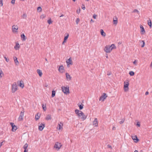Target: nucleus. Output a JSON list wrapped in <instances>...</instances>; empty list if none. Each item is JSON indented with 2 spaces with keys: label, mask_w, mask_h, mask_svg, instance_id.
<instances>
[{
  "label": "nucleus",
  "mask_w": 152,
  "mask_h": 152,
  "mask_svg": "<svg viewBox=\"0 0 152 152\" xmlns=\"http://www.w3.org/2000/svg\"><path fill=\"white\" fill-rule=\"evenodd\" d=\"M62 146V145L60 143L58 142H56L55 143L54 147L56 148V149L59 150L60 149Z\"/></svg>",
  "instance_id": "nucleus-4"
},
{
  "label": "nucleus",
  "mask_w": 152,
  "mask_h": 152,
  "mask_svg": "<svg viewBox=\"0 0 152 152\" xmlns=\"http://www.w3.org/2000/svg\"><path fill=\"white\" fill-rule=\"evenodd\" d=\"M87 116L85 115L84 113H83L82 116H81V119L82 121L85 120Z\"/></svg>",
  "instance_id": "nucleus-20"
},
{
  "label": "nucleus",
  "mask_w": 152,
  "mask_h": 152,
  "mask_svg": "<svg viewBox=\"0 0 152 152\" xmlns=\"http://www.w3.org/2000/svg\"><path fill=\"white\" fill-rule=\"evenodd\" d=\"M128 86H129L128 82H124V91H126L128 90Z\"/></svg>",
  "instance_id": "nucleus-9"
},
{
  "label": "nucleus",
  "mask_w": 152,
  "mask_h": 152,
  "mask_svg": "<svg viewBox=\"0 0 152 152\" xmlns=\"http://www.w3.org/2000/svg\"><path fill=\"white\" fill-rule=\"evenodd\" d=\"M48 85L46 84L45 85V87H48Z\"/></svg>",
  "instance_id": "nucleus-61"
},
{
  "label": "nucleus",
  "mask_w": 152,
  "mask_h": 152,
  "mask_svg": "<svg viewBox=\"0 0 152 152\" xmlns=\"http://www.w3.org/2000/svg\"><path fill=\"white\" fill-rule=\"evenodd\" d=\"M66 62L67 64V65H68L69 64L72 65V63L71 58L70 57L69 59L67 60L66 61Z\"/></svg>",
  "instance_id": "nucleus-10"
},
{
  "label": "nucleus",
  "mask_w": 152,
  "mask_h": 152,
  "mask_svg": "<svg viewBox=\"0 0 152 152\" xmlns=\"http://www.w3.org/2000/svg\"><path fill=\"white\" fill-rule=\"evenodd\" d=\"M4 58L5 59L6 61L7 62H8L9 61V59L8 58H7V57H6V56H4Z\"/></svg>",
  "instance_id": "nucleus-45"
},
{
  "label": "nucleus",
  "mask_w": 152,
  "mask_h": 152,
  "mask_svg": "<svg viewBox=\"0 0 152 152\" xmlns=\"http://www.w3.org/2000/svg\"><path fill=\"white\" fill-rule=\"evenodd\" d=\"M129 74L131 76H133L134 75V73L133 71H130L129 72Z\"/></svg>",
  "instance_id": "nucleus-36"
},
{
  "label": "nucleus",
  "mask_w": 152,
  "mask_h": 152,
  "mask_svg": "<svg viewBox=\"0 0 152 152\" xmlns=\"http://www.w3.org/2000/svg\"><path fill=\"white\" fill-rule=\"evenodd\" d=\"M58 70L59 72L63 73L64 72V67L63 65L60 66L58 68Z\"/></svg>",
  "instance_id": "nucleus-11"
},
{
  "label": "nucleus",
  "mask_w": 152,
  "mask_h": 152,
  "mask_svg": "<svg viewBox=\"0 0 152 152\" xmlns=\"http://www.w3.org/2000/svg\"><path fill=\"white\" fill-rule=\"evenodd\" d=\"M2 145V144L1 143H0V148L1 147V146Z\"/></svg>",
  "instance_id": "nucleus-64"
},
{
  "label": "nucleus",
  "mask_w": 152,
  "mask_h": 152,
  "mask_svg": "<svg viewBox=\"0 0 152 152\" xmlns=\"http://www.w3.org/2000/svg\"><path fill=\"white\" fill-rule=\"evenodd\" d=\"M2 74L3 75V73L2 71L0 69V79L2 77V76L1 75Z\"/></svg>",
  "instance_id": "nucleus-37"
},
{
  "label": "nucleus",
  "mask_w": 152,
  "mask_h": 152,
  "mask_svg": "<svg viewBox=\"0 0 152 152\" xmlns=\"http://www.w3.org/2000/svg\"><path fill=\"white\" fill-rule=\"evenodd\" d=\"M20 48V45L18 43H16V45L14 47V48L15 50H18Z\"/></svg>",
  "instance_id": "nucleus-16"
},
{
  "label": "nucleus",
  "mask_w": 152,
  "mask_h": 152,
  "mask_svg": "<svg viewBox=\"0 0 152 152\" xmlns=\"http://www.w3.org/2000/svg\"><path fill=\"white\" fill-rule=\"evenodd\" d=\"M149 94V93L148 91H146V92L145 93V95H147L148 94Z\"/></svg>",
  "instance_id": "nucleus-58"
},
{
  "label": "nucleus",
  "mask_w": 152,
  "mask_h": 152,
  "mask_svg": "<svg viewBox=\"0 0 152 152\" xmlns=\"http://www.w3.org/2000/svg\"><path fill=\"white\" fill-rule=\"evenodd\" d=\"M61 88L62 91L64 93L67 94L69 93V87L62 86Z\"/></svg>",
  "instance_id": "nucleus-3"
},
{
  "label": "nucleus",
  "mask_w": 152,
  "mask_h": 152,
  "mask_svg": "<svg viewBox=\"0 0 152 152\" xmlns=\"http://www.w3.org/2000/svg\"><path fill=\"white\" fill-rule=\"evenodd\" d=\"M63 123L62 122H60L58 124V126L57 129L58 130H61L63 129Z\"/></svg>",
  "instance_id": "nucleus-8"
},
{
  "label": "nucleus",
  "mask_w": 152,
  "mask_h": 152,
  "mask_svg": "<svg viewBox=\"0 0 152 152\" xmlns=\"http://www.w3.org/2000/svg\"><path fill=\"white\" fill-rule=\"evenodd\" d=\"M93 124L95 126H98V120L97 118H95L93 122Z\"/></svg>",
  "instance_id": "nucleus-12"
},
{
  "label": "nucleus",
  "mask_w": 152,
  "mask_h": 152,
  "mask_svg": "<svg viewBox=\"0 0 152 152\" xmlns=\"http://www.w3.org/2000/svg\"><path fill=\"white\" fill-rule=\"evenodd\" d=\"M96 16H97V15H96L95 14H94L93 15V18H94V19H96Z\"/></svg>",
  "instance_id": "nucleus-53"
},
{
  "label": "nucleus",
  "mask_w": 152,
  "mask_h": 152,
  "mask_svg": "<svg viewBox=\"0 0 152 152\" xmlns=\"http://www.w3.org/2000/svg\"><path fill=\"white\" fill-rule=\"evenodd\" d=\"M114 48H116V47L114 44H112L110 46L106 45L104 49V51L106 53H109Z\"/></svg>",
  "instance_id": "nucleus-1"
},
{
  "label": "nucleus",
  "mask_w": 152,
  "mask_h": 152,
  "mask_svg": "<svg viewBox=\"0 0 152 152\" xmlns=\"http://www.w3.org/2000/svg\"><path fill=\"white\" fill-rule=\"evenodd\" d=\"M56 92L55 91H52V97H53L55 95Z\"/></svg>",
  "instance_id": "nucleus-33"
},
{
  "label": "nucleus",
  "mask_w": 152,
  "mask_h": 152,
  "mask_svg": "<svg viewBox=\"0 0 152 152\" xmlns=\"http://www.w3.org/2000/svg\"><path fill=\"white\" fill-rule=\"evenodd\" d=\"M42 109H43V110L44 111H45L46 110V104H42Z\"/></svg>",
  "instance_id": "nucleus-27"
},
{
  "label": "nucleus",
  "mask_w": 152,
  "mask_h": 152,
  "mask_svg": "<svg viewBox=\"0 0 152 152\" xmlns=\"http://www.w3.org/2000/svg\"><path fill=\"white\" fill-rule=\"evenodd\" d=\"M141 41H142V42H143L142 45L141 46V47H143L145 45V42H144V41L143 40H142Z\"/></svg>",
  "instance_id": "nucleus-50"
},
{
  "label": "nucleus",
  "mask_w": 152,
  "mask_h": 152,
  "mask_svg": "<svg viewBox=\"0 0 152 152\" xmlns=\"http://www.w3.org/2000/svg\"><path fill=\"white\" fill-rule=\"evenodd\" d=\"M66 78L67 80H70L71 79V77L68 73H66Z\"/></svg>",
  "instance_id": "nucleus-18"
},
{
  "label": "nucleus",
  "mask_w": 152,
  "mask_h": 152,
  "mask_svg": "<svg viewBox=\"0 0 152 152\" xmlns=\"http://www.w3.org/2000/svg\"><path fill=\"white\" fill-rule=\"evenodd\" d=\"M80 111L79 110L76 109L75 110V112L76 114H77V116L78 115V114H79L80 112Z\"/></svg>",
  "instance_id": "nucleus-32"
},
{
  "label": "nucleus",
  "mask_w": 152,
  "mask_h": 152,
  "mask_svg": "<svg viewBox=\"0 0 152 152\" xmlns=\"http://www.w3.org/2000/svg\"><path fill=\"white\" fill-rule=\"evenodd\" d=\"M40 117V115L39 113H37L35 115V119L36 120H38Z\"/></svg>",
  "instance_id": "nucleus-26"
},
{
  "label": "nucleus",
  "mask_w": 152,
  "mask_h": 152,
  "mask_svg": "<svg viewBox=\"0 0 152 152\" xmlns=\"http://www.w3.org/2000/svg\"><path fill=\"white\" fill-rule=\"evenodd\" d=\"M80 8H79V9H78L76 11V12L77 14H79L80 13Z\"/></svg>",
  "instance_id": "nucleus-44"
},
{
  "label": "nucleus",
  "mask_w": 152,
  "mask_h": 152,
  "mask_svg": "<svg viewBox=\"0 0 152 152\" xmlns=\"http://www.w3.org/2000/svg\"><path fill=\"white\" fill-rule=\"evenodd\" d=\"M133 12H137V13L138 14H139V12L137 9H135L133 11Z\"/></svg>",
  "instance_id": "nucleus-39"
},
{
  "label": "nucleus",
  "mask_w": 152,
  "mask_h": 152,
  "mask_svg": "<svg viewBox=\"0 0 152 152\" xmlns=\"http://www.w3.org/2000/svg\"><path fill=\"white\" fill-rule=\"evenodd\" d=\"M24 111H21L19 115V116L18 118V120L19 121H22L23 119V116H24Z\"/></svg>",
  "instance_id": "nucleus-6"
},
{
  "label": "nucleus",
  "mask_w": 152,
  "mask_h": 152,
  "mask_svg": "<svg viewBox=\"0 0 152 152\" xmlns=\"http://www.w3.org/2000/svg\"><path fill=\"white\" fill-rule=\"evenodd\" d=\"M45 127L44 124H42L39 126L38 129L39 130L42 131Z\"/></svg>",
  "instance_id": "nucleus-13"
},
{
  "label": "nucleus",
  "mask_w": 152,
  "mask_h": 152,
  "mask_svg": "<svg viewBox=\"0 0 152 152\" xmlns=\"http://www.w3.org/2000/svg\"><path fill=\"white\" fill-rule=\"evenodd\" d=\"M134 152H138L137 150H135Z\"/></svg>",
  "instance_id": "nucleus-63"
},
{
  "label": "nucleus",
  "mask_w": 152,
  "mask_h": 152,
  "mask_svg": "<svg viewBox=\"0 0 152 152\" xmlns=\"http://www.w3.org/2000/svg\"><path fill=\"white\" fill-rule=\"evenodd\" d=\"M124 121H125V120L124 119H122L121 121H120L119 122V123L120 124H122L124 122Z\"/></svg>",
  "instance_id": "nucleus-40"
},
{
  "label": "nucleus",
  "mask_w": 152,
  "mask_h": 152,
  "mask_svg": "<svg viewBox=\"0 0 152 152\" xmlns=\"http://www.w3.org/2000/svg\"><path fill=\"white\" fill-rule=\"evenodd\" d=\"M133 64H134L135 65H137V61L136 60H135L134 62H133Z\"/></svg>",
  "instance_id": "nucleus-54"
},
{
  "label": "nucleus",
  "mask_w": 152,
  "mask_h": 152,
  "mask_svg": "<svg viewBox=\"0 0 152 152\" xmlns=\"http://www.w3.org/2000/svg\"><path fill=\"white\" fill-rule=\"evenodd\" d=\"M66 42V40H64V41H63V42H62V44H64V43H65V42Z\"/></svg>",
  "instance_id": "nucleus-56"
},
{
  "label": "nucleus",
  "mask_w": 152,
  "mask_h": 152,
  "mask_svg": "<svg viewBox=\"0 0 152 152\" xmlns=\"http://www.w3.org/2000/svg\"><path fill=\"white\" fill-rule=\"evenodd\" d=\"M64 15L63 14L61 15L60 16V17H62L64 16Z\"/></svg>",
  "instance_id": "nucleus-62"
},
{
  "label": "nucleus",
  "mask_w": 152,
  "mask_h": 152,
  "mask_svg": "<svg viewBox=\"0 0 152 152\" xmlns=\"http://www.w3.org/2000/svg\"><path fill=\"white\" fill-rule=\"evenodd\" d=\"M78 106L79 107V109L80 110H81L83 109V105L82 103H81V104H78Z\"/></svg>",
  "instance_id": "nucleus-30"
},
{
  "label": "nucleus",
  "mask_w": 152,
  "mask_h": 152,
  "mask_svg": "<svg viewBox=\"0 0 152 152\" xmlns=\"http://www.w3.org/2000/svg\"><path fill=\"white\" fill-rule=\"evenodd\" d=\"M83 113L81 111H80V112L79 114H78V116L79 117H81V116H82Z\"/></svg>",
  "instance_id": "nucleus-38"
},
{
  "label": "nucleus",
  "mask_w": 152,
  "mask_h": 152,
  "mask_svg": "<svg viewBox=\"0 0 152 152\" xmlns=\"http://www.w3.org/2000/svg\"><path fill=\"white\" fill-rule=\"evenodd\" d=\"M17 129V127L15 125V126H14L12 128V132H15Z\"/></svg>",
  "instance_id": "nucleus-28"
},
{
  "label": "nucleus",
  "mask_w": 152,
  "mask_h": 152,
  "mask_svg": "<svg viewBox=\"0 0 152 152\" xmlns=\"http://www.w3.org/2000/svg\"><path fill=\"white\" fill-rule=\"evenodd\" d=\"M3 0H0V7H2L3 6Z\"/></svg>",
  "instance_id": "nucleus-46"
},
{
  "label": "nucleus",
  "mask_w": 152,
  "mask_h": 152,
  "mask_svg": "<svg viewBox=\"0 0 152 152\" xmlns=\"http://www.w3.org/2000/svg\"><path fill=\"white\" fill-rule=\"evenodd\" d=\"M68 37H69V34H67V35L64 37V40L66 41V40L68 38Z\"/></svg>",
  "instance_id": "nucleus-42"
},
{
  "label": "nucleus",
  "mask_w": 152,
  "mask_h": 152,
  "mask_svg": "<svg viewBox=\"0 0 152 152\" xmlns=\"http://www.w3.org/2000/svg\"><path fill=\"white\" fill-rule=\"evenodd\" d=\"M100 33L104 37H105L106 36V34L104 32L103 30L102 29L100 30Z\"/></svg>",
  "instance_id": "nucleus-25"
},
{
  "label": "nucleus",
  "mask_w": 152,
  "mask_h": 152,
  "mask_svg": "<svg viewBox=\"0 0 152 152\" xmlns=\"http://www.w3.org/2000/svg\"><path fill=\"white\" fill-rule=\"evenodd\" d=\"M137 125L139 127L140 126V124H139L138 123H137Z\"/></svg>",
  "instance_id": "nucleus-60"
},
{
  "label": "nucleus",
  "mask_w": 152,
  "mask_h": 152,
  "mask_svg": "<svg viewBox=\"0 0 152 152\" xmlns=\"http://www.w3.org/2000/svg\"><path fill=\"white\" fill-rule=\"evenodd\" d=\"M148 24L150 26V28H151L152 27V23L150 19L148 20Z\"/></svg>",
  "instance_id": "nucleus-24"
},
{
  "label": "nucleus",
  "mask_w": 152,
  "mask_h": 152,
  "mask_svg": "<svg viewBox=\"0 0 152 152\" xmlns=\"http://www.w3.org/2000/svg\"><path fill=\"white\" fill-rule=\"evenodd\" d=\"M37 10L39 12H41L42 11V8L40 7H39L37 8Z\"/></svg>",
  "instance_id": "nucleus-41"
},
{
  "label": "nucleus",
  "mask_w": 152,
  "mask_h": 152,
  "mask_svg": "<svg viewBox=\"0 0 152 152\" xmlns=\"http://www.w3.org/2000/svg\"><path fill=\"white\" fill-rule=\"evenodd\" d=\"M48 23L49 24H50L52 23V21L50 19L48 20Z\"/></svg>",
  "instance_id": "nucleus-47"
},
{
  "label": "nucleus",
  "mask_w": 152,
  "mask_h": 152,
  "mask_svg": "<svg viewBox=\"0 0 152 152\" xmlns=\"http://www.w3.org/2000/svg\"><path fill=\"white\" fill-rule=\"evenodd\" d=\"M46 120L47 121L50 120L51 119V116L50 115H48L45 118Z\"/></svg>",
  "instance_id": "nucleus-22"
},
{
  "label": "nucleus",
  "mask_w": 152,
  "mask_h": 152,
  "mask_svg": "<svg viewBox=\"0 0 152 152\" xmlns=\"http://www.w3.org/2000/svg\"><path fill=\"white\" fill-rule=\"evenodd\" d=\"M28 145L27 143L25 144L23 146V148L24 149H27V147H28Z\"/></svg>",
  "instance_id": "nucleus-34"
},
{
  "label": "nucleus",
  "mask_w": 152,
  "mask_h": 152,
  "mask_svg": "<svg viewBox=\"0 0 152 152\" xmlns=\"http://www.w3.org/2000/svg\"><path fill=\"white\" fill-rule=\"evenodd\" d=\"M91 23H94V21L93 20V19H91L90 21Z\"/></svg>",
  "instance_id": "nucleus-57"
},
{
  "label": "nucleus",
  "mask_w": 152,
  "mask_h": 152,
  "mask_svg": "<svg viewBox=\"0 0 152 152\" xmlns=\"http://www.w3.org/2000/svg\"><path fill=\"white\" fill-rule=\"evenodd\" d=\"M79 18H77L76 20V22L77 24H78L79 21Z\"/></svg>",
  "instance_id": "nucleus-43"
},
{
  "label": "nucleus",
  "mask_w": 152,
  "mask_h": 152,
  "mask_svg": "<svg viewBox=\"0 0 152 152\" xmlns=\"http://www.w3.org/2000/svg\"><path fill=\"white\" fill-rule=\"evenodd\" d=\"M20 36L23 41H25L26 40V37L24 34H21Z\"/></svg>",
  "instance_id": "nucleus-21"
},
{
  "label": "nucleus",
  "mask_w": 152,
  "mask_h": 152,
  "mask_svg": "<svg viewBox=\"0 0 152 152\" xmlns=\"http://www.w3.org/2000/svg\"><path fill=\"white\" fill-rule=\"evenodd\" d=\"M18 87L16 83L14 82L12 85V92L13 93L15 92L17 90Z\"/></svg>",
  "instance_id": "nucleus-2"
},
{
  "label": "nucleus",
  "mask_w": 152,
  "mask_h": 152,
  "mask_svg": "<svg viewBox=\"0 0 152 152\" xmlns=\"http://www.w3.org/2000/svg\"><path fill=\"white\" fill-rule=\"evenodd\" d=\"M28 152V149H25L24 152Z\"/></svg>",
  "instance_id": "nucleus-55"
},
{
  "label": "nucleus",
  "mask_w": 152,
  "mask_h": 152,
  "mask_svg": "<svg viewBox=\"0 0 152 152\" xmlns=\"http://www.w3.org/2000/svg\"><path fill=\"white\" fill-rule=\"evenodd\" d=\"M10 125H11V126H12V128L14 126H15V125H14V123H12V122H11L10 123Z\"/></svg>",
  "instance_id": "nucleus-51"
},
{
  "label": "nucleus",
  "mask_w": 152,
  "mask_h": 152,
  "mask_svg": "<svg viewBox=\"0 0 152 152\" xmlns=\"http://www.w3.org/2000/svg\"><path fill=\"white\" fill-rule=\"evenodd\" d=\"M107 97V95L105 93H104L103 95L100 97L99 100L103 102L106 98Z\"/></svg>",
  "instance_id": "nucleus-5"
},
{
  "label": "nucleus",
  "mask_w": 152,
  "mask_h": 152,
  "mask_svg": "<svg viewBox=\"0 0 152 152\" xmlns=\"http://www.w3.org/2000/svg\"><path fill=\"white\" fill-rule=\"evenodd\" d=\"M140 31L141 32L142 34H143L144 33H145V31L144 28L142 26V25H140Z\"/></svg>",
  "instance_id": "nucleus-14"
},
{
  "label": "nucleus",
  "mask_w": 152,
  "mask_h": 152,
  "mask_svg": "<svg viewBox=\"0 0 152 152\" xmlns=\"http://www.w3.org/2000/svg\"><path fill=\"white\" fill-rule=\"evenodd\" d=\"M132 139L134 140V142H137L139 141V139L137 138L136 135L133 136L132 137Z\"/></svg>",
  "instance_id": "nucleus-15"
},
{
  "label": "nucleus",
  "mask_w": 152,
  "mask_h": 152,
  "mask_svg": "<svg viewBox=\"0 0 152 152\" xmlns=\"http://www.w3.org/2000/svg\"><path fill=\"white\" fill-rule=\"evenodd\" d=\"M18 28V27L17 25H13L12 26V30L13 32H18L17 30Z\"/></svg>",
  "instance_id": "nucleus-7"
},
{
  "label": "nucleus",
  "mask_w": 152,
  "mask_h": 152,
  "mask_svg": "<svg viewBox=\"0 0 152 152\" xmlns=\"http://www.w3.org/2000/svg\"><path fill=\"white\" fill-rule=\"evenodd\" d=\"M21 16L23 18L26 19L27 17V15L26 13H24Z\"/></svg>",
  "instance_id": "nucleus-35"
},
{
  "label": "nucleus",
  "mask_w": 152,
  "mask_h": 152,
  "mask_svg": "<svg viewBox=\"0 0 152 152\" xmlns=\"http://www.w3.org/2000/svg\"><path fill=\"white\" fill-rule=\"evenodd\" d=\"M81 7H82V8L83 10H85V7L83 4H82Z\"/></svg>",
  "instance_id": "nucleus-49"
},
{
  "label": "nucleus",
  "mask_w": 152,
  "mask_h": 152,
  "mask_svg": "<svg viewBox=\"0 0 152 152\" xmlns=\"http://www.w3.org/2000/svg\"><path fill=\"white\" fill-rule=\"evenodd\" d=\"M15 0H12L11 1V3L12 4H14L15 3Z\"/></svg>",
  "instance_id": "nucleus-52"
},
{
  "label": "nucleus",
  "mask_w": 152,
  "mask_h": 152,
  "mask_svg": "<svg viewBox=\"0 0 152 152\" xmlns=\"http://www.w3.org/2000/svg\"><path fill=\"white\" fill-rule=\"evenodd\" d=\"M37 72L38 74L39 75L40 77H41L42 75V72L40 69H38L37 70Z\"/></svg>",
  "instance_id": "nucleus-19"
},
{
  "label": "nucleus",
  "mask_w": 152,
  "mask_h": 152,
  "mask_svg": "<svg viewBox=\"0 0 152 152\" xmlns=\"http://www.w3.org/2000/svg\"><path fill=\"white\" fill-rule=\"evenodd\" d=\"M80 111L79 110L76 109L75 110V112L76 114H77V116L78 115V114H79L80 112Z\"/></svg>",
  "instance_id": "nucleus-31"
},
{
  "label": "nucleus",
  "mask_w": 152,
  "mask_h": 152,
  "mask_svg": "<svg viewBox=\"0 0 152 152\" xmlns=\"http://www.w3.org/2000/svg\"><path fill=\"white\" fill-rule=\"evenodd\" d=\"M111 74V72L110 71H107V75H110Z\"/></svg>",
  "instance_id": "nucleus-48"
},
{
  "label": "nucleus",
  "mask_w": 152,
  "mask_h": 152,
  "mask_svg": "<svg viewBox=\"0 0 152 152\" xmlns=\"http://www.w3.org/2000/svg\"><path fill=\"white\" fill-rule=\"evenodd\" d=\"M13 59L15 64L17 65H18L19 63L17 60V58L16 57H13Z\"/></svg>",
  "instance_id": "nucleus-17"
},
{
  "label": "nucleus",
  "mask_w": 152,
  "mask_h": 152,
  "mask_svg": "<svg viewBox=\"0 0 152 152\" xmlns=\"http://www.w3.org/2000/svg\"><path fill=\"white\" fill-rule=\"evenodd\" d=\"M115 20H113V24L116 25L118 23V19L117 18H115Z\"/></svg>",
  "instance_id": "nucleus-29"
},
{
  "label": "nucleus",
  "mask_w": 152,
  "mask_h": 152,
  "mask_svg": "<svg viewBox=\"0 0 152 152\" xmlns=\"http://www.w3.org/2000/svg\"><path fill=\"white\" fill-rule=\"evenodd\" d=\"M115 126H113L112 128L113 130H115Z\"/></svg>",
  "instance_id": "nucleus-59"
},
{
  "label": "nucleus",
  "mask_w": 152,
  "mask_h": 152,
  "mask_svg": "<svg viewBox=\"0 0 152 152\" xmlns=\"http://www.w3.org/2000/svg\"><path fill=\"white\" fill-rule=\"evenodd\" d=\"M19 86L22 88H23L24 87L23 83L22 81H20Z\"/></svg>",
  "instance_id": "nucleus-23"
}]
</instances>
